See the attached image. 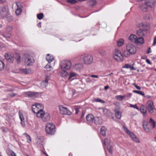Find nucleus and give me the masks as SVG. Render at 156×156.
<instances>
[{"label":"nucleus","mask_w":156,"mask_h":156,"mask_svg":"<svg viewBox=\"0 0 156 156\" xmlns=\"http://www.w3.org/2000/svg\"><path fill=\"white\" fill-rule=\"evenodd\" d=\"M126 51L123 53V55L126 57L129 56L130 54H134L136 52V48L135 45L131 43L126 44Z\"/></svg>","instance_id":"obj_1"},{"label":"nucleus","mask_w":156,"mask_h":156,"mask_svg":"<svg viewBox=\"0 0 156 156\" xmlns=\"http://www.w3.org/2000/svg\"><path fill=\"white\" fill-rule=\"evenodd\" d=\"M79 60L86 65H90L93 62V57L90 54H84L80 56Z\"/></svg>","instance_id":"obj_2"},{"label":"nucleus","mask_w":156,"mask_h":156,"mask_svg":"<svg viewBox=\"0 0 156 156\" xmlns=\"http://www.w3.org/2000/svg\"><path fill=\"white\" fill-rule=\"evenodd\" d=\"M23 58L24 60L25 65L28 66L32 65L35 61L32 56L26 53L24 54Z\"/></svg>","instance_id":"obj_3"},{"label":"nucleus","mask_w":156,"mask_h":156,"mask_svg":"<svg viewBox=\"0 0 156 156\" xmlns=\"http://www.w3.org/2000/svg\"><path fill=\"white\" fill-rule=\"evenodd\" d=\"M71 63L69 60H63L60 63V68L62 70H68L71 67Z\"/></svg>","instance_id":"obj_4"},{"label":"nucleus","mask_w":156,"mask_h":156,"mask_svg":"<svg viewBox=\"0 0 156 156\" xmlns=\"http://www.w3.org/2000/svg\"><path fill=\"white\" fill-rule=\"evenodd\" d=\"M55 131V126L52 123H48L46 126V131L49 134H53Z\"/></svg>","instance_id":"obj_5"},{"label":"nucleus","mask_w":156,"mask_h":156,"mask_svg":"<svg viewBox=\"0 0 156 156\" xmlns=\"http://www.w3.org/2000/svg\"><path fill=\"white\" fill-rule=\"evenodd\" d=\"M41 95V93L37 92H32L28 91L24 93V95L25 97H28L32 99H34L38 98Z\"/></svg>","instance_id":"obj_6"},{"label":"nucleus","mask_w":156,"mask_h":156,"mask_svg":"<svg viewBox=\"0 0 156 156\" xmlns=\"http://www.w3.org/2000/svg\"><path fill=\"white\" fill-rule=\"evenodd\" d=\"M113 56L114 59L118 62L122 61L123 59V57L120 51L117 49L115 51Z\"/></svg>","instance_id":"obj_7"},{"label":"nucleus","mask_w":156,"mask_h":156,"mask_svg":"<svg viewBox=\"0 0 156 156\" xmlns=\"http://www.w3.org/2000/svg\"><path fill=\"white\" fill-rule=\"evenodd\" d=\"M43 108L42 105L39 103H37L32 105V111L35 113L41 111V109H43Z\"/></svg>","instance_id":"obj_8"},{"label":"nucleus","mask_w":156,"mask_h":156,"mask_svg":"<svg viewBox=\"0 0 156 156\" xmlns=\"http://www.w3.org/2000/svg\"><path fill=\"white\" fill-rule=\"evenodd\" d=\"M58 108L61 114L68 115H70L71 114V112L66 108L63 107L62 105H59Z\"/></svg>","instance_id":"obj_9"},{"label":"nucleus","mask_w":156,"mask_h":156,"mask_svg":"<svg viewBox=\"0 0 156 156\" xmlns=\"http://www.w3.org/2000/svg\"><path fill=\"white\" fill-rule=\"evenodd\" d=\"M147 108L148 112L150 114L153 112L154 108L152 101L149 100L147 102Z\"/></svg>","instance_id":"obj_10"},{"label":"nucleus","mask_w":156,"mask_h":156,"mask_svg":"<svg viewBox=\"0 0 156 156\" xmlns=\"http://www.w3.org/2000/svg\"><path fill=\"white\" fill-rule=\"evenodd\" d=\"M9 12L8 8L7 6H3L0 8V15L2 17L7 16Z\"/></svg>","instance_id":"obj_11"},{"label":"nucleus","mask_w":156,"mask_h":156,"mask_svg":"<svg viewBox=\"0 0 156 156\" xmlns=\"http://www.w3.org/2000/svg\"><path fill=\"white\" fill-rule=\"evenodd\" d=\"M137 26L139 28H142L143 30L146 31H148L150 28L149 23L146 22H141L139 23Z\"/></svg>","instance_id":"obj_12"},{"label":"nucleus","mask_w":156,"mask_h":156,"mask_svg":"<svg viewBox=\"0 0 156 156\" xmlns=\"http://www.w3.org/2000/svg\"><path fill=\"white\" fill-rule=\"evenodd\" d=\"M128 135L136 143H139L140 142V140L137 138L136 135L133 133L130 132Z\"/></svg>","instance_id":"obj_13"},{"label":"nucleus","mask_w":156,"mask_h":156,"mask_svg":"<svg viewBox=\"0 0 156 156\" xmlns=\"http://www.w3.org/2000/svg\"><path fill=\"white\" fill-rule=\"evenodd\" d=\"M17 5V9L16 11V13L17 15H19L22 12L21 7L22 5L20 2H17L16 3Z\"/></svg>","instance_id":"obj_14"},{"label":"nucleus","mask_w":156,"mask_h":156,"mask_svg":"<svg viewBox=\"0 0 156 156\" xmlns=\"http://www.w3.org/2000/svg\"><path fill=\"white\" fill-rule=\"evenodd\" d=\"M94 116L91 114H89L86 117V119L89 123H92L94 122Z\"/></svg>","instance_id":"obj_15"},{"label":"nucleus","mask_w":156,"mask_h":156,"mask_svg":"<svg viewBox=\"0 0 156 156\" xmlns=\"http://www.w3.org/2000/svg\"><path fill=\"white\" fill-rule=\"evenodd\" d=\"M145 3L147 6L151 8L154 5L155 2L154 0H146Z\"/></svg>","instance_id":"obj_16"},{"label":"nucleus","mask_w":156,"mask_h":156,"mask_svg":"<svg viewBox=\"0 0 156 156\" xmlns=\"http://www.w3.org/2000/svg\"><path fill=\"white\" fill-rule=\"evenodd\" d=\"M94 122L96 125H100L102 123V120L101 117H96L94 118Z\"/></svg>","instance_id":"obj_17"},{"label":"nucleus","mask_w":156,"mask_h":156,"mask_svg":"<svg viewBox=\"0 0 156 156\" xmlns=\"http://www.w3.org/2000/svg\"><path fill=\"white\" fill-rule=\"evenodd\" d=\"M5 56L9 62L12 63L13 62L14 58L13 56L8 54H5Z\"/></svg>","instance_id":"obj_18"},{"label":"nucleus","mask_w":156,"mask_h":156,"mask_svg":"<svg viewBox=\"0 0 156 156\" xmlns=\"http://www.w3.org/2000/svg\"><path fill=\"white\" fill-rule=\"evenodd\" d=\"M5 56L9 62L12 63L13 62L14 58L13 56L8 54H5Z\"/></svg>","instance_id":"obj_19"},{"label":"nucleus","mask_w":156,"mask_h":156,"mask_svg":"<svg viewBox=\"0 0 156 156\" xmlns=\"http://www.w3.org/2000/svg\"><path fill=\"white\" fill-rule=\"evenodd\" d=\"M146 31L142 29H140L137 30V34L139 36L142 37L143 36L145 35Z\"/></svg>","instance_id":"obj_20"},{"label":"nucleus","mask_w":156,"mask_h":156,"mask_svg":"<svg viewBox=\"0 0 156 156\" xmlns=\"http://www.w3.org/2000/svg\"><path fill=\"white\" fill-rule=\"evenodd\" d=\"M83 66L82 64H76L74 66V69L76 71H80L83 69Z\"/></svg>","instance_id":"obj_21"},{"label":"nucleus","mask_w":156,"mask_h":156,"mask_svg":"<svg viewBox=\"0 0 156 156\" xmlns=\"http://www.w3.org/2000/svg\"><path fill=\"white\" fill-rule=\"evenodd\" d=\"M50 118V116L49 114L44 113V115L42 119L44 122H46L49 120Z\"/></svg>","instance_id":"obj_22"},{"label":"nucleus","mask_w":156,"mask_h":156,"mask_svg":"<svg viewBox=\"0 0 156 156\" xmlns=\"http://www.w3.org/2000/svg\"><path fill=\"white\" fill-rule=\"evenodd\" d=\"M140 8L143 12H146L147 11V6L145 3L140 5Z\"/></svg>","instance_id":"obj_23"},{"label":"nucleus","mask_w":156,"mask_h":156,"mask_svg":"<svg viewBox=\"0 0 156 156\" xmlns=\"http://www.w3.org/2000/svg\"><path fill=\"white\" fill-rule=\"evenodd\" d=\"M20 71L21 73L25 74L31 73L33 72L31 70L27 69H20Z\"/></svg>","instance_id":"obj_24"},{"label":"nucleus","mask_w":156,"mask_h":156,"mask_svg":"<svg viewBox=\"0 0 156 156\" xmlns=\"http://www.w3.org/2000/svg\"><path fill=\"white\" fill-rule=\"evenodd\" d=\"M66 70H62L59 73L60 76L64 78L67 77L68 75V73Z\"/></svg>","instance_id":"obj_25"},{"label":"nucleus","mask_w":156,"mask_h":156,"mask_svg":"<svg viewBox=\"0 0 156 156\" xmlns=\"http://www.w3.org/2000/svg\"><path fill=\"white\" fill-rule=\"evenodd\" d=\"M106 130L107 129L105 126H102L101 127L100 133L103 136H106Z\"/></svg>","instance_id":"obj_26"},{"label":"nucleus","mask_w":156,"mask_h":156,"mask_svg":"<svg viewBox=\"0 0 156 156\" xmlns=\"http://www.w3.org/2000/svg\"><path fill=\"white\" fill-rule=\"evenodd\" d=\"M135 43L137 44H142L144 43V39L142 37H137Z\"/></svg>","instance_id":"obj_27"},{"label":"nucleus","mask_w":156,"mask_h":156,"mask_svg":"<svg viewBox=\"0 0 156 156\" xmlns=\"http://www.w3.org/2000/svg\"><path fill=\"white\" fill-rule=\"evenodd\" d=\"M144 19L147 21L151 20L152 18V16L150 14H147L144 15L143 17Z\"/></svg>","instance_id":"obj_28"},{"label":"nucleus","mask_w":156,"mask_h":156,"mask_svg":"<svg viewBox=\"0 0 156 156\" xmlns=\"http://www.w3.org/2000/svg\"><path fill=\"white\" fill-rule=\"evenodd\" d=\"M46 59L48 62L50 63L54 60V58L50 54H48L46 57Z\"/></svg>","instance_id":"obj_29"},{"label":"nucleus","mask_w":156,"mask_h":156,"mask_svg":"<svg viewBox=\"0 0 156 156\" xmlns=\"http://www.w3.org/2000/svg\"><path fill=\"white\" fill-rule=\"evenodd\" d=\"M137 39V37L134 35H131L129 37V40L133 42H135L136 41Z\"/></svg>","instance_id":"obj_30"},{"label":"nucleus","mask_w":156,"mask_h":156,"mask_svg":"<svg viewBox=\"0 0 156 156\" xmlns=\"http://www.w3.org/2000/svg\"><path fill=\"white\" fill-rule=\"evenodd\" d=\"M103 114L106 116H109L112 114L110 111L106 108L103 109Z\"/></svg>","instance_id":"obj_31"},{"label":"nucleus","mask_w":156,"mask_h":156,"mask_svg":"<svg viewBox=\"0 0 156 156\" xmlns=\"http://www.w3.org/2000/svg\"><path fill=\"white\" fill-rule=\"evenodd\" d=\"M44 113L43 112V109H41V111H39L37 113H35L36 114L37 116L38 117H40L42 119L44 115Z\"/></svg>","instance_id":"obj_32"},{"label":"nucleus","mask_w":156,"mask_h":156,"mask_svg":"<svg viewBox=\"0 0 156 156\" xmlns=\"http://www.w3.org/2000/svg\"><path fill=\"white\" fill-rule=\"evenodd\" d=\"M115 114L116 117L118 119H120L121 117V113L118 110L115 111Z\"/></svg>","instance_id":"obj_33"},{"label":"nucleus","mask_w":156,"mask_h":156,"mask_svg":"<svg viewBox=\"0 0 156 156\" xmlns=\"http://www.w3.org/2000/svg\"><path fill=\"white\" fill-rule=\"evenodd\" d=\"M2 36L4 37L7 40L10 38L11 37V34L8 33L3 34Z\"/></svg>","instance_id":"obj_34"},{"label":"nucleus","mask_w":156,"mask_h":156,"mask_svg":"<svg viewBox=\"0 0 156 156\" xmlns=\"http://www.w3.org/2000/svg\"><path fill=\"white\" fill-rule=\"evenodd\" d=\"M96 1L95 0H90L88 2V5L91 6H93L96 4Z\"/></svg>","instance_id":"obj_35"},{"label":"nucleus","mask_w":156,"mask_h":156,"mask_svg":"<svg viewBox=\"0 0 156 156\" xmlns=\"http://www.w3.org/2000/svg\"><path fill=\"white\" fill-rule=\"evenodd\" d=\"M76 75L77 74L76 73L72 72H71L69 73V80H71V81H72L73 79H71V78L73 77L76 76Z\"/></svg>","instance_id":"obj_36"},{"label":"nucleus","mask_w":156,"mask_h":156,"mask_svg":"<svg viewBox=\"0 0 156 156\" xmlns=\"http://www.w3.org/2000/svg\"><path fill=\"white\" fill-rule=\"evenodd\" d=\"M23 135H24L25 136L27 140V141L28 143H30L31 142V138L30 136L29 135H28L27 133H25L23 134Z\"/></svg>","instance_id":"obj_37"},{"label":"nucleus","mask_w":156,"mask_h":156,"mask_svg":"<svg viewBox=\"0 0 156 156\" xmlns=\"http://www.w3.org/2000/svg\"><path fill=\"white\" fill-rule=\"evenodd\" d=\"M93 102H100L102 103H105V101H104L102 100L99 98H94L93 99Z\"/></svg>","instance_id":"obj_38"},{"label":"nucleus","mask_w":156,"mask_h":156,"mask_svg":"<svg viewBox=\"0 0 156 156\" xmlns=\"http://www.w3.org/2000/svg\"><path fill=\"white\" fill-rule=\"evenodd\" d=\"M19 114L20 120L22 121L24 120V118L23 115L22 114V111L21 110H19Z\"/></svg>","instance_id":"obj_39"},{"label":"nucleus","mask_w":156,"mask_h":156,"mask_svg":"<svg viewBox=\"0 0 156 156\" xmlns=\"http://www.w3.org/2000/svg\"><path fill=\"white\" fill-rule=\"evenodd\" d=\"M144 106H142L140 108V110L141 112L144 115H146V111L144 108Z\"/></svg>","instance_id":"obj_40"},{"label":"nucleus","mask_w":156,"mask_h":156,"mask_svg":"<svg viewBox=\"0 0 156 156\" xmlns=\"http://www.w3.org/2000/svg\"><path fill=\"white\" fill-rule=\"evenodd\" d=\"M117 45L119 46H120L122 45L124 43V41L122 39H120L118 41H117Z\"/></svg>","instance_id":"obj_41"},{"label":"nucleus","mask_w":156,"mask_h":156,"mask_svg":"<svg viewBox=\"0 0 156 156\" xmlns=\"http://www.w3.org/2000/svg\"><path fill=\"white\" fill-rule=\"evenodd\" d=\"M133 93H136L141 95L143 96H144V92L141 91H138L136 90H133Z\"/></svg>","instance_id":"obj_42"},{"label":"nucleus","mask_w":156,"mask_h":156,"mask_svg":"<svg viewBox=\"0 0 156 156\" xmlns=\"http://www.w3.org/2000/svg\"><path fill=\"white\" fill-rule=\"evenodd\" d=\"M110 142V141L107 138H105L104 140L103 143L105 146H107L109 145V144Z\"/></svg>","instance_id":"obj_43"},{"label":"nucleus","mask_w":156,"mask_h":156,"mask_svg":"<svg viewBox=\"0 0 156 156\" xmlns=\"http://www.w3.org/2000/svg\"><path fill=\"white\" fill-rule=\"evenodd\" d=\"M45 68L48 70L50 71L51 70L52 67L50 63L48 64L45 66Z\"/></svg>","instance_id":"obj_44"},{"label":"nucleus","mask_w":156,"mask_h":156,"mask_svg":"<svg viewBox=\"0 0 156 156\" xmlns=\"http://www.w3.org/2000/svg\"><path fill=\"white\" fill-rule=\"evenodd\" d=\"M13 27L11 26H8L6 28V30L8 32H11L13 30Z\"/></svg>","instance_id":"obj_45"},{"label":"nucleus","mask_w":156,"mask_h":156,"mask_svg":"<svg viewBox=\"0 0 156 156\" xmlns=\"http://www.w3.org/2000/svg\"><path fill=\"white\" fill-rule=\"evenodd\" d=\"M44 14L43 13H40L37 15V17L38 19L41 20L43 18Z\"/></svg>","instance_id":"obj_46"},{"label":"nucleus","mask_w":156,"mask_h":156,"mask_svg":"<svg viewBox=\"0 0 156 156\" xmlns=\"http://www.w3.org/2000/svg\"><path fill=\"white\" fill-rule=\"evenodd\" d=\"M149 123L151 124L153 126V128H154L155 126V122L153 120V119L151 118L149 120Z\"/></svg>","instance_id":"obj_47"},{"label":"nucleus","mask_w":156,"mask_h":156,"mask_svg":"<svg viewBox=\"0 0 156 156\" xmlns=\"http://www.w3.org/2000/svg\"><path fill=\"white\" fill-rule=\"evenodd\" d=\"M107 149L109 153L112 154V146L110 145L107 146Z\"/></svg>","instance_id":"obj_48"},{"label":"nucleus","mask_w":156,"mask_h":156,"mask_svg":"<svg viewBox=\"0 0 156 156\" xmlns=\"http://www.w3.org/2000/svg\"><path fill=\"white\" fill-rule=\"evenodd\" d=\"M66 1L71 4H75L77 2V1L76 0H67Z\"/></svg>","instance_id":"obj_49"},{"label":"nucleus","mask_w":156,"mask_h":156,"mask_svg":"<svg viewBox=\"0 0 156 156\" xmlns=\"http://www.w3.org/2000/svg\"><path fill=\"white\" fill-rule=\"evenodd\" d=\"M4 63L2 61H0V70H2L4 69Z\"/></svg>","instance_id":"obj_50"},{"label":"nucleus","mask_w":156,"mask_h":156,"mask_svg":"<svg viewBox=\"0 0 156 156\" xmlns=\"http://www.w3.org/2000/svg\"><path fill=\"white\" fill-rule=\"evenodd\" d=\"M115 98L116 99L120 100V101H122L123 99L122 98V95H119L116 96L115 97Z\"/></svg>","instance_id":"obj_51"},{"label":"nucleus","mask_w":156,"mask_h":156,"mask_svg":"<svg viewBox=\"0 0 156 156\" xmlns=\"http://www.w3.org/2000/svg\"><path fill=\"white\" fill-rule=\"evenodd\" d=\"M130 106L131 107H132V108H136V109L137 110H139V108L137 107V105L136 104H135V105H132V104H130Z\"/></svg>","instance_id":"obj_52"},{"label":"nucleus","mask_w":156,"mask_h":156,"mask_svg":"<svg viewBox=\"0 0 156 156\" xmlns=\"http://www.w3.org/2000/svg\"><path fill=\"white\" fill-rule=\"evenodd\" d=\"M123 128L125 131L128 134H129L130 131L125 126H123Z\"/></svg>","instance_id":"obj_53"},{"label":"nucleus","mask_w":156,"mask_h":156,"mask_svg":"<svg viewBox=\"0 0 156 156\" xmlns=\"http://www.w3.org/2000/svg\"><path fill=\"white\" fill-rule=\"evenodd\" d=\"M7 21L9 22H12L13 20V18L12 16H9L7 17Z\"/></svg>","instance_id":"obj_54"},{"label":"nucleus","mask_w":156,"mask_h":156,"mask_svg":"<svg viewBox=\"0 0 156 156\" xmlns=\"http://www.w3.org/2000/svg\"><path fill=\"white\" fill-rule=\"evenodd\" d=\"M98 52L103 55H104L106 54L105 51L104 50H100L98 51Z\"/></svg>","instance_id":"obj_55"},{"label":"nucleus","mask_w":156,"mask_h":156,"mask_svg":"<svg viewBox=\"0 0 156 156\" xmlns=\"http://www.w3.org/2000/svg\"><path fill=\"white\" fill-rule=\"evenodd\" d=\"M143 128L144 129V130L147 132H149L150 131L151 129L149 128L148 126H147V127H143Z\"/></svg>","instance_id":"obj_56"},{"label":"nucleus","mask_w":156,"mask_h":156,"mask_svg":"<svg viewBox=\"0 0 156 156\" xmlns=\"http://www.w3.org/2000/svg\"><path fill=\"white\" fill-rule=\"evenodd\" d=\"M43 141V140L42 138H39L37 139V143L38 144H40V142H42Z\"/></svg>","instance_id":"obj_57"},{"label":"nucleus","mask_w":156,"mask_h":156,"mask_svg":"<svg viewBox=\"0 0 156 156\" xmlns=\"http://www.w3.org/2000/svg\"><path fill=\"white\" fill-rule=\"evenodd\" d=\"M133 85H134L136 88L138 90H140L141 89V87L140 86H138L135 83H134L133 84Z\"/></svg>","instance_id":"obj_58"},{"label":"nucleus","mask_w":156,"mask_h":156,"mask_svg":"<svg viewBox=\"0 0 156 156\" xmlns=\"http://www.w3.org/2000/svg\"><path fill=\"white\" fill-rule=\"evenodd\" d=\"M21 124L23 127H24L25 126V123L24 122V120L21 121Z\"/></svg>","instance_id":"obj_59"},{"label":"nucleus","mask_w":156,"mask_h":156,"mask_svg":"<svg viewBox=\"0 0 156 156\" xmlns=\"http://www.w3.org/2000/svg\"><path fill=\"white\" fill-rule=\"evenodd\" d=\"M21 57L19 56L18 58L16 59V62L17 63H19L20 62Z\"/></svg>","instance_id":"obj_60"},{"label":"nucleus","mask_w":156,"mask_h":156,"mask_svg":"<svg viewBox=\"0 0 156 156\" xmlns=\"http://www.w3.org/2000/svg\"><path fill=\"white\" fill-rule=\"evenodd\" d=\"M148 126V123L146 122H144L143 124V127H147V126Z\"/></svg>","instance_id":"obj_61"},{"label":"nucleus","mask_w":156,"mask_h":156,"mask_svg":"<svg viewBox=\"0 0 156 156\" xmlns=\"http://www.w3.org/2000/svg\"><path fill=\"white\" fill-rule=\"evenodd\" d=\"M131 66L129 65L128 64H126L125 65L124 68H129L131 67Z\"/></svg>","instance_id":"obj_62"},{"label":"nucleus","mask_w":156,"mask_h":156,"mask_svg":"<svg viewBox=\"0 0 156 156\" xmlns=\"http://www.w3.org/2000/svg\"><path fill=\"white\" fill-rule=\"evenodd\" d=\"M10 156H16V154L12 151L11 152L10 154Z\"/></svg>","instance_id":"obj_63"},{"label":"nucleus","mask_w":156,"mask_h":156,"mask_svg":"<svg viewBox=\"0 0 156 156\" xmlns=\"http://www.w3.org/2000/svg\"><path fill=\"white\" fill-rule=\"evenodd\" d=\"M74 110L76 111L75 114H77L79 112V108H74Z\"/></svg>","instance_id":"obj_64"}]
</instances>
